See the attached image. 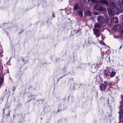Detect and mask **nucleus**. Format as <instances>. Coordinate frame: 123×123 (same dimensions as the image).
Here are the masks:
<instances>
[{
	"mask_svg": "<svg viewBox=\"0 0 123 123\" xmlns=\"http://www.w3.org/2000/svg\"><path fill=\"white\" fill-rule=\"evenodd\" d=\"M107 11L108 13L110 15L112 16L113 13V11L110 8H107Z\"/></svg>",
	"mask_w": 123,
	"mask_h": 123,
	"instance_id": "nucleus-8",
	"label": "nucleus"
},
{
	"mask_svg": "<svg viewBox=\"0 0 123 123\" xmlns=\"http://www.w3.org/2000/svg\"><path fill=\"white\" fill-rule=\"evenodd\" d=\"M110 6L111 8L114 9V10H115V12H116V10H117V11H118V8L117 9V8H116V6L115 4L113 2H111L110 4Z\"/></svg>",
	"mask_w": 123,
	"mask_h": 123,
	"instance_id": "nucleus-2",
	"label": "nucleus"
},
{
	"mask_svg": "<svg viewBox=\"0 0 123 123\" xmlns=\"http://www.w3.org/2000/svg\"><path fill=\"white\" fill-rule=\"evenodd\" d=\"M80 7H78V4H76L74 5L73 9L75 10H79V8Z\"/></svg>",
	"mask_w": 123,
	"mask_h": 123,
	"instance_id": "nucleus-13",
	"label": "nucleus"
},
{
	"mask_svg": "<svg viewBox=\"0 0 123 123\" xmlns=\"http://www.w3.org/2000/svg\"><path fill=\"white\" fill-rule=\"evenodd\" d=\"M97 20L98 22L100 23H104L106 21L105 19H104V18L100 16L98 17Z\"/></svg>",
	"mask_w": 123,
	"mask_h": 123,
	"instance_id": "nucleus-4",
	"label": "nucleus"
},
{
	"mask_svg": "<svg viewBox=\"0 0 123 123\" xmlns=\"http://www.w3.org/2000/svg\"><path fill=\"white\" fill-rule=\"evenodd\" d=\"M122 38H123V36H122Z\"/></svg>",
	"mask_w": 123,
	"mask_h": 123,
	"instance_id": "nucleus-26",
	"label": "nucleus"
},
{
	"mask_svg": "<svg viewBox=\"0 0 123 123\" xmlns=\"http://www.w3.org/2000/svg\"><path fill=\"white\" fill-rule=\"evenodd\" d=\"M122 4L123 6H121V5L119 3L117 4L118 7V9L119 10L122 11L123 10V0H122Z\"/></svg>",
	"mask_w": 123,
	"mask_h": 123,
	"instance_id": "nucleus-7",
	"label": "nucleus"
},
{
	"mask_svg": "<svg viewBox=\"0 0 123 123\" xmlns=\"http://www.w3.org/2000/svg\"><path fill=\"white\" fill-rule=\"evenodd\" d=\"M122 33H123V30H122Z\"/></svg>",
	"mask_w": 123,
	"mask_h": 123,
	"instance_id": "nucleus-24",
	"label": "nucleus"
},
{
	"mask_svg": "<svg viewBox=\"0 0 123 123\" xmlns=\"http://www.w3.org/2000/svg\"><path fill=\"white\" fill-rule=\"evenodd\" d=\"M116 74V73L114 71H112L111 73V74H110V77L111 78L113 77H114Z\"/></svg>",
	"mask_w": 123,
	"mask_h": 123,
	"instance_id": "nucleus-16",
	"label": "nucleus"
},
{
	"mask_svg": "<svg viewBox=\"0 0 123 123\" xmlns=\"http://www.w3.org/2000/svg\"><path fill=\"white\" fill-rule=\"evenodd\" d=\"M105 8H104V10L105 11Z\"/></svg>",
	"mask_w": 123,
	"mask_h": 123,
	"instance_id": "nucleus-25",
	"label": "nucleus"
},
{
	"mask_svg": "<svg viewBox=\"0 0 123 123\" xmlns=\"http://www.w3.org/2000/svg\"><path fill=\"white\" fill-rule=\"evenodd\" d=\"M95 13H93V14H95V15H96V14H98L96 12H95Z\"/></svg>",
	"mask_w": 123,
	"mask_h": 123,
	"instance_id": "nucleus-22",
	"label": "nucleus"
},
{
	"mask_svg": "<svg viewBox=\"0 0 123 123\" xmlns=\"http://www.w3.org/2000/svg\"><path fill=\"white\" fill-rule=\"evenodd\" d=\"M107 23L108 25H111L112 24V22L111 20V19H110L107 20Z\"/></svg>",
	"mask_w": 123,
	"mask_h": 123,
	"instance_id": "nucleus-15",
	"label": "nucleus"
},
{
	"mask_svg": "<svg viewBox=\"0 0 123 123\" xmlns=\"http://www.w3.org/2000/svg\"><path fill=\"white\" fill-rule=\"evenodd\" d=\"M83 8L80 7L79 8V10H77V13L80 16L82 17L83 16Z\"/></svg>",
	"mask_w": 123,
	"mask_h": 123,
	"instance_id": "nucleus-1",
	"label": "nucleus"
},
{
	"mask_svg": "<svg viewBox=\"0 0 123 123\" xmlns=\"http://www.w3.org/2000/svg\"><path fill=\"white\" fill-rule=\"evenodd\" d=\"M100 89L102 91H104L106 87L104 84H101L100 86Z\"/></svg>",
	"mask_w": 123,
	"mask_h": 123,
	"instance_id": "nucleus-9",
	"label": "nucleus"
},
{
	"mask_svg": "<svg viewBox=\"0 0 123 123\" xmlns=\"http://www.w3.org/2000/svg\"><path fill=\"white\" fill-rule=\"evenodd\" d=\"M96 36L97 37H98L100 36V33L97 34H95Z\"/></svg>",
	"mask_w": 123,
	"mask_h": 123,
	"instance_id": "nucleus-20",
	"label": "nucleus"
},
{
	"mask_svg": "<svg viewBox=\"0 0 123 123\" xmlns=\"http://www.w3.org/2000/svg\"><path fill=\"white\" fill-rule=\"evenodd\" d=\"M110 72L108 70H106L104 71V75L105 77H107L109 76L110 75Z\"/></svg>",
	"mask_w": 123,
	"mask_h": 123,
	"instance_id": "nucleus-3",
	"label": "nucleus"
},
{
	"mask_svg": "<svg viewBox=\"0 0 123 123\" xmlns=\"http://www.w3.org/2000/svg\"><path fill=\"white\" fill-rule=\"evenodd\" d=\"M101 2L103 4H105L106 5V6L109 5V3L106 0H102L101 1Z\"/></svg>",
	"mask_w": 123,
	"mask_h": 123,
	"instance_id": "nucleus-12",
	"label": "nucleus"
},
{
	"mask_svg": "<svg viewBox=\"0 0 123 123\" xmlns=\"http://www.w3.org/2000/svg\"><path fill=\"white\" fill-rule=\"evenodd\" d=\"M94 8L95 9L97 10H101L102 8L100 7L99 6L97 5H95L94 6Z\"/></svg>",
	"mask_w": 123,
	"mask_h": 123,
	"instance_id": "nucleus-10",
	"label": "nucleus"
},
{
	"mask_svg": "<svg viewBox=\"0 0 123 123\" xmlns=\"http://www.w3.org/2000/svg\"><path fill=\"white\" fill-rule=\"evenodd\" d=\"M103 18H104V19H105V21H106V19H107L108 18V16L106 14H104L103 15Z\"/></svg>",
	"mask_w": 123,
	"mask_h": 123,
	"instance_id": "nucleus-18",
	"label": "nucleus"
},
{
	"mask_svg": "<svg viewBox=\"0 0 123 123\" xmlns=\"http://www.w3.org/2000/svg\"><path fill=\"white\" fill-rule=\"evenodd\" d=\"M104 84L105 85V86H106H106H108V83H107V82L105 81L104 82Z\"/></svg>",
	"mask_w": 123,
	"mask_h": 123,
	"instance_id": "nucleus-19",
	"label": "nucleus"
},
{
	"mask_svg": "<svg viewBox=\"0 0 123 123\" xmlns=\"http://www.w3.org/2000/svg\"><path fill=\"white\" fill-rule=\"evenodd\" d=\"M121 28V26L120 25H116L113 27V29L115 31H118Z\"/></svg>",
	"mask_w": 123,
	"mask_h": 123,
	"instance_id": "nucleus-6",
	"label": "nucleus"
},
{
	"mask_svg": "<svg viewBox=\"0 0 123 123\" xmlns=\"http://www.w3.org/2000/svg\"><path fill=\"white\" fill-rule=\"evenodd\" d=\"M93 30L94 34H97L100 33L99 30L98 29H93Z\"/></svg>",
	"mask_w": 123,
	"mask_h": 123,
	"instance_id": "nucleus-11",
	"label": "nucleus"
},
{
	"mask_svg": "<svg viewBox=\"0 0 123 123\" xmlns=\"http://www.w3.org/2000/svg\"><path fill=\"white\" fill-rule=\"evenodd\" d=\"M91 18L93 20H94V18L93 17H91Z\"/></svg>",
	"mask_w": 123,
	"mask_h": 123,
	"instance_id": "nucleus-21",
	"label": "nucleus"
},
{
	"mask_svg": "<svg viewBox=\"0 0 123 123\" xmlns=\"http://www.w3.org/2000/svg\"><path fill=\"white\" fill-rule=\"evenodd\" d=\"M100 27V25L98 23L95 24L94 26V27L96 28H99Z\"/></svg>",
	"mask_w": 123,
	"mask_h": 123,
	"instance_id": "nucleus-17",
	"label": "nucleus"
},
{
	"mask_svg": "<svg viewBox=\"0 0 123 123\" xmlns=\"http://www.w3.org/2000/svg\"><path fill=\"white\" fill-rule=\"evenodd\" d=\"M2 83V82H0V86H1Z\"/></svg>",
	"mask_w": 123,
	"mask_h": 123,
	"instance_id": "nucleus-23",
	"label": "nucleus"
},
{
	"mask_svg": "<svg viewBox=\"0 0 123 123\" xmlns=\"http://www.w3.org/2000/svg\"><path fill=\"white\" fill-rule=\"evenodd\" d=\"M113 21L115 23H117L118 21L117 18L116 17L114 18L113 19Z\"/></svg>",
	"mask_w": 123,
	"mask_h": 123,
	"instance_id": "nucleus-14",
	"label": "nucleus"
},
{
	"mask_svg": "<svg viewBox=\"0 0 123 123\" xmlns=\"http://www.w3.org/2000/svg\"><path fill=\"white\" fill-rule=\"evenodd\" d=\"M85 13L87 15L91 16L92 15V12L90 11L87 10L86 9H85L84 10Z\"/></svg>",
	"mask_w": 123,
	"mask_h": 123,
	"instance_id": "nucleus-5",
	"label": "nucleus"
}]
</instances>
